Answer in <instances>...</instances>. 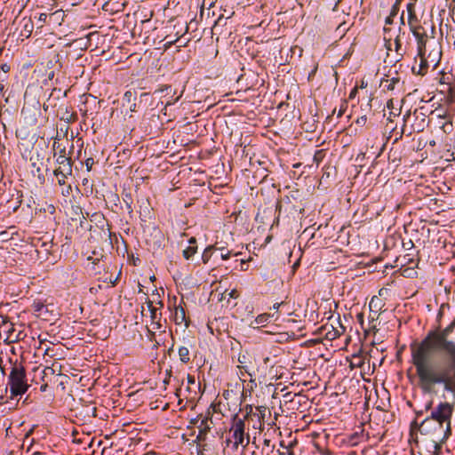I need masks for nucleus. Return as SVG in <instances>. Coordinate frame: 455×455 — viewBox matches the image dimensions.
Returning a JSON list of instances; mask_svg holds the SVG:
<instances>
[{
	"instance_id": "obj_1",
	"label": "nucleus",
	"mask_w": 455,
	"mask_h": 455,
	"mask_svg": "<svg viewBox=\"0 0 455 455\" xmlns=\"http://www.w3.org/2000/svg\"><path fill=\"white\" fill-rule=\"evenodd\" d=\"M449 328L430 331L419 343L411 345V363L425 394H435L437 386L455 398V341Z\"/></svg>"
},
{
	"instance_id": "obj_2",
	"label": "nucleus",
	"mask_w": 455,
	"mask_h": 455,
	"mask_svg": "<svg viewBox=\"0 0 455 455\" xmlns=\"http://www.w3.org/2000/svg\"><path fill=\"white\" fill-rule=\"evenodd\" d=\"M385 45L387 51H392L393 48L395 52V61L402 60L406 53V48L403 47L402 38L405 36V31H402V28L395 24L394 27H387L383 28Z\"/></svg>"
},
{
	"instance_id": "obj_3",
	"label": "nucleus",
	"mask_w": 455,
	"mask_h": 455,
	"mask_svg": "<svg viewBox=\"0 0 455 455\" xmlns=\"http://www.w3.org/2000/svg\"><path fill=\"white\" fill-rule=\"evenodd\" d=\"M11 398L22 395L28 391L27 376L24 367L20 363H15L8 377Z\"/></svg>"
},
{
	"instance_id": "obj_4",
	"label": "nucleus",
	"mask_w": 455,
	"mask_h": 455,
	"mask_svg": "<svg viewBox=\"0 0 455 455\" xmlns=\"http://www.w3.org/2000/svg\"><path fill=\"white\" fill-rule=\"evenodd\" d=\"M432 403L427 405V410L431 409L429 418L445 425L446 431H451V417L454 412V403L442 401L431 408Z\"/></svg>"
},
{
	"instance_id": "obj_5",
	"label": "nucleus",
	"mask_w": 455,
	"mask_h": 455,
	"mask_svg": "<svg viewBox=\"0 0 455 455\" xmlns=\"http://www.w3.org/2000/svg\"><path fill=\"white\" fill-rule=\"evenodd\" d=\"M419 432L422 435H429L435 443L446 440L451 433V431H446L444 424H441L429 417H427L421 422Z\"/></svg>"
},
{
	"instance_id": "obj_6",
	"label": "nucleus",
	"mask_w": 455,
	"mask_h": 455,
	"mask_svg": "<svg viewBox=\"0 0 455 455\" xmlns=\"http://www.w3.org/2000/svg\"><path fill=\"white\" fill-rule=\"evenodd\" d=\"M229 433L232 438L233 449L237 450L241 445L243 449L249 444L250 437L245 434L244 420L235 416L233 419Z\"/></svg>"
},
{
	"instance_id": "obj_7",
	"label": "nucleus",
	"mask_w": 455,
	"mask_h": 455,
	"mask_svg": "<svg viewBox=\"0 0 455 455\" xmlns=\"http://www.w3.org/2000/svg\"><path fill=\"white\" fill-rule=\"evenodd\" d=\"M417 20H411V24H409L410 29L412 32L413 36L417 39L418 42V53L422 54L426 53V43L427 39V36L423 27L417 25Z\"/></svg>"
},
{
	"instance_id": "obj_8",
	"label": "nucleus",
	"mask_w": 455,
	"mask_h": 455,
	"mask_svg": "<svg viewBox=\"0 0 455 455\" xmlns=\"http://www.w3.org/2000/svg\"><path fill=\"white\" fill-rule=\"evenodd\" d=\"M52 148L54 150L53 156L56 158V164H62L63 162L71 160L69 153H67L66 147H61L59 140H54Z\"/></svg>"
},
{
	"instance_id": "obj_9",
	"label": "nucleus",
	"mask_w": 455,
	"mask_h": 455,
	"mask_svg": "<svg viewBox=\"0 0 455 455\" xmlns=\"http://www.w3.org/2000/svg\"><path fill=\"white\" fill-rule=\"evenodd\" d=\"M172 320L176 324L185 323V326H188V323L187 321L186 313L182 307L175 306L173 309V313L172 315Z\"/></svg>"
},
{
	"instance_id": "obj_10",
	"label": "nucleus",
	"mask_w": 455,
	"mask_h": 455,
	"mask_svg": "<svg viewBox=\"0 0 455 455\" xmlns=\"http://www.w3.org/2000/svg\"><path fill=\"white\" fill-rule=\"evenodd\" d=\"M384 306H385V303L379 297L373 296L369 303V308H370L371 314H374L377 315L379 314V312L381 311V309Z\"/></svg>"
},
{
	"instance_id": "obj_11",
	"label": "nucleus",
	"mask_w": 455,
	"mask_h": 455,
	"mask_svg": "<svg viewBox=\"0 0 455 455\" xmlns=\"http://www.w3.org/2000/svg\"><path fill=\"white\" fill-rule=\"evenodd\" d=\"M418 0H410V2L406 5V10L408 13V23L411 24V20H417V15L415 12V4Z\"/></svg>"
},
{
	"instance_id": "obj_12",
	"label": "nucleus",
	"mask_w": 455,
	"mask_h": 455,
	"mask_svg": "<svg viewBox=\"0 0 455 455\" xmlns=\"http://www.w3.org/2000/svg\"><path fill=\"white\" fill-rule=\"evenodd\" d=\"M269 318H270V315L269 314L259 315L254 319V321L251 323V325H253L254 327H257V328L265 326L268 323Z\"/></svg>"
},
{
	"instance_id": "obj_13",
	"label": "nucleus",
	"mask_w": 455,
	"mask_h": 455,
	"mask_svg": "<svg viewBox=\"0 0 455 455\" xmlns=\"http://www.w3.org/2000/svg\"><path fill=\"white\" fill-rule=\"evenodd\" d=\"M180 360L183 363H188L190 362V351L189 348L186 346H181L178 350Z\"/></svg>"
},
{
	"instance_id": "obj_14",
	"label": "nucleus",
	"mask_w": 455,
	"mask_h": 455,
	"mask_svg": "<svg viewBox=\"0 0 455 455\" xmlns=\"http://www.w3.org/2000/svg\"><path fill=\"white\" fill-rule=\"evenodd\" d=\"M32 308H33V311L39 317L44 316V313H46L48 311L46 306L41 301H35L32 305Z\"/></svg>"
},
{
	"instance_id": "obj_15",
	"label": "nucleus",
	"mask_w": 455,
	"mask_h": 455,
	"mask_svg": "<svg viewBox=\"0 0 455 455\" xmlns=\"http://www.w3.org/2000/svg\"><path fill=\"white\" fill-rule=\"evenodd\" d=\"M59 166L53 172H61L66 174H72V160L63 162L62 164H57Z\"/></svg>"
},
{
	"instance_id": "obj_16",
	"label": "nucleus",
	"mask_w": 455,
	"mask_h": 455,
	"mask_svg": "<svg viewBox=\"0 0 455 455\" xmlns=\"http://www.w3.org/2000/svg\"><path fill=\"white\" fill-rule=\"evenodd\" d=\"M413 115L416 116L417 119L419 117V116L421 117L419 123L413 124V130L417 132L423 131L425 126L427 125L426 116L423 113H419V115H418L417 110L414 111Z\"/></svg>"
},
{
	"instance_id": "obj_17",
	"label": "nucleus",
	"mask_w": 455,
	"mask_h": 455,
	"mask_svg": "<svg viewBox=\"0 0 455 455\" xmlns=\"http://www.w3.org/2000/svg\"><path fill=\"white\" fill-rule=\"evenodd\" d=\"M209 430L210 427L208 426L207 419H202L199 426V434L197 435V439H204Z\"/></svg>"
},
{
	"instance_id": "obj_18",
	"label": "nucleus",
	"mask_w": 455,
	"mask_h": 455,
	"mask_svg": "<svg viewBox=\"0 0 455 455\" xmlns=\"http://www.w3.org/2000/svg\"><path fill=\"white\" fill-rule=\"evenodd\" d=\"M363 430L362 429L360 432H355L354 434H352L348 437V443L351 446H355L356 444L361 443L363 441Z\"/></svg>"
},
{
	"instance_id": "obj_19",
	"label": "nucleus",
	"mask_w": 455,
	"mask_h": 455,
	"mask_svg": "<svg viewBox=\"0 0 455 455\" xmlns=\"http://www.w3.org/2000/svg\"><path fill=\"white\" fill-rule=\"evenodd\" d=\"M395 18V17H394L393 15H388L385 20L384 28H386L387 27H394L395 24L399 25L400 27L404 26L403 13L400 17V20L396 22L394 21Z\"/></svg>"
},
{
	"instance_id": "obj_20",
	"label": "nucleus",
	"mask_w": 455,
	"mask_h": 455,
	"mask_svg": "<svg viewBox=\"0 0 455 455\" xmlns=\"http://www.w3.org/2000/svg\"><path fill=\"white\" fill-rule=\"evenodd\" d=\"M147 304H148V309L150 311V316H151V319H152V323H156L157 324V328H159L160 324L157 323V320L159 319V316H158V313H157L156 307L153 306V303L150 300H148Z\"/></svg>"
},
{
	"instance_id": "obj_21",
	"label": "nucleus",
	"mask_w": 455,
	"mask_h": 455,
	"mask_svg": "<svg viewBox=\"0 0 455 455\" xmlns=\"http://www.w3.org/2000/svg\"><path fill=\"white\" fill-rule=\"evenodd\" d=\"M425 55H426V53L419 54V58H420V63H419V70L417 71V73L419 75H424L429 67L428 61L425 58Z\"/></svg>"
},
{
	"instance_id": "obj_22",
	"label": "nucleus",
	"mask_w": 455,
	"mask_h": 455,
	"mask_svg": "<svg viewBox=\"0 0 455 455\" xmlns=\"http://www.w3.org/2000/svg\"><path fill=\"white\" fill-rule=\"evenodd\" d=\"M24 22V32H21V36L28 37L33 30V22L30 20H23Z\"/></svg>"
},
{
	"instance_id": "obj_23",
	"label": "nucleus",
	"mask_w": 455,
	"mask_h": 455,
	"mask_svg": "<svg viewBox=\"0 0 455 455\" xmlns=\"http://www.w3.org/2000/svg\"><path fill=\"white\" fill-rule=\"evenodd\" d=\"M53 175L56 177L58 184L60 186H63L65 185L68 177L71 176L72 174H66L65 172H53Z\"/></svg>"
},
{
	"instance_id": "obj_24",
	"label": "nucleus",
	"mask_w": 455,
	"mask_h": 455,
	"mask_svg": "<svg viewBox=\"0 0 455 455\" xmlns=\"http://www.w3.org/2000/svg\"><path fill=\"white\" fill-rule=\"evenodd\" d=\"M400 79L398 77H392L391 79H387L384 84V87L388 91H393L395 88V85L399 83Z\"/></svg>"
},
{
	"instance_id": "obj_25",
	"label": "nucleus",
	"mask_w": 455,
	"mask_h": 455,
	"mask_svg": "<svg viewBox=\"0 0 455 455\" xmlns=\"http://www.w3.org/2000/svg\"><path fill=\"white\" fill-rule=\"evenodd\" d=\"M196 252V247L190 245L183 251V256L186 259H189Z\"/></svg>"
},
{
	"instance_id": "obj_26",
	"label": "nucleus",
	"mask_w": 455,
	"mask_h": 455,
	"mask_svg": "<svg viewBox=\"0 0 455 455\" xmlns=\"http://www.w3.org/2000/svg\"><path fill=\"white\" fill-rule=\"evenodd\" d=\"M220 251V258L222 259H228L230 257L231 251L223 247L218 249Z\"/></svg>"
},
{
	"instance_id": "obj_27",
	"label": "nucleus",
	"mask_w": 455,
	"mask_h": 455,
	"mask_svg": "<svg viewBox=\"0 0 455 455\" xmlns=\"http://www.w3.org/2000/svg\"><path fill=\"white\" fill-rule=\"evenodd\" d=\"M347 101H343L340 104L339 109L337 112V117L338 118L341 117L343 116V114L345 113V111L347 110Z\"/></svg>"
},
{
	"instance_id": "obj_28",
	"label": "nucleus",
	"mask_w": 455,
	"mask_h": 455,
	"mask_svg": "<svg viewBox=\"0 0 455 455\" xmlns=\"http://www.w3.org/2000/svg\"><path fill=\"white\" fill-rule=\"evenodd\" d=\"M190 385H194V386H196L199 387V386L196 385V383L195 378L191 375H188V386L186 388H187V391H188L189 393L191 392Z\"/></svg>"
},
{
	"instance_id": "obj_29",
	"label": "nucleus",
	"mask_w": 455,
	"mask_h": 455,
	"mask_svg": "<svg viewBox=\"0 0 455 455\" xmlns=\"http://www.w3.org/2000/svg\"><path fill=\"white\" fill-rule=\"evenodd\" d=\"M157 92H166V94H171L172 92V89L171 85H164L162 88L155 92V93Z\"/></svg>"
},
{
	"instance_id": "obj_30",
	"label": "nucleus",
	"mask_w": 455,
	"mask_h": 455,
	"mask_svg": "<svg viewBox=\"0 0 455 455\" xmlns=\"http://www.w3.org/2000/svg\"><path fill=\"white\" fill-rule=\"evenodd\" d=\"M212 250V247H208L204 250V253H203V260L204 263L208 262L210 257H211V251Z\"/></svg>"
},
{
	"instance_id": "obj_31",
	"label": "nucleus",
	"mask_w": 455,
	"mask_h": 455,
	"mask_svg": "<svg viewBox=\"0 0 455 455\" xmlns=\"http://www.w3.org/2000/svg\"><path fill=\"white\" fill-rule=\"evenodd\" d=\"M36 172H37V180L39 181L40 184H44L45 182V178H44V175L41 172V169L39 167L36 168Z\"/></svg>"
},
{
	"instance_id": "obj_32",
	"label": "nucleus",
	"mask_w": 455,
	"mask_h": 455,
	"mask_svg": "<svg viewBox=\"0 0 455 455\" xmlns=\"http://www.w3.org/2000/svg\"><path fill=\"white\" fill-rule=\"evenodd\" d=\"M85 166H86V169L88 172H90L92 168V165L94 164V160L92 157H88L86 160H85Z\"/></svg>"
},
{
	"instance_id": "obj_33",
	"label": "nucleus",
	"mask_w": 455,
	"mask_h": 455,
	"mask_svg": "<svg viewBox=\"0 0 455 455\" xmlns=\"http://www.w3.org/2000/svg\"><path fill=\"white\" fill-rule=\"evenodd\" d=\"M180 96H178L176 98H173V95L171 96V98L166 100L165 107H168V106H171V105L174 104L175 102H177L180 100Z\"/></svg>"
},
{
	"instance_id": "obj_34",
	"label": "nucleus",
	"mask_w": 455,
	"mask_h": 455,
	"mask_svg": "<svg viewBox=\"0 0 455 455\" xmlns=\"http://www.w3.org/2000/svg\"><path fill=\"white\" fill-rule=\"evenodd\" d=\"M53 352H54L53 347H47L46 348H44V355H48L51 358H52L53 356H55V354Z\"/></svg>"
},
{
	"instance_id": "obj_35",
	"label": "nucleus",
	"mask_w": 455,
	"mask_h": 455,
	"mask_svg": "<svg viewBox=\"0 0 455 455\" xmlns=\"http://www.w3.org/2000/svg\"><path fill=\"white\" fill-rule=\"evenodd\" d=\"M43 372H44V376H47V375H49V374H51V375H52V374H54V372H55V369H54L53 367H45V368L44 369V371H43Z\"/></svg>"
},
{
	"instance_id": "obj_36",
	"label": "nucleus",
	"mask_w": 455,
	"mask_h": 455,
	"mask_svg": "<svg viewBox=\"0 0 455 455\" xmlns=\"http://www.w3.org/2000/svg\"><path fill=\"white\" fill-rule=\"evenodd\" d=\"M397 12H398V7H397V4H395L391 9V12H390V14L389 15H393L394 17H396L397 15Z\"/></svg>"
},
{
	"instance_id": "obj_37",
	"label": "nucleus",
	"mask_w": 455,
	"mask_h": 455,
	"mask_svg": "<svg viewBox=\"0 0 455 455\" xmlns=\"http://www.w3.org/2000/svg\"><path fill=\"white\" fill-rule=\"evenodd\" d=\"M48 15L46 13H40L38 16V21L40 22H45L47 20Z\"/></svg>"
},
{
	"instance_id": "obj_38",
	"label": "nucleus",
	"mask_w": 455,
	"mask_h": 455,
	"mask_svg": "<svg viewBox=\"0 0 455 455\" xmlns=\"http://www.w3.org/2000/svg\"><path fill=\"white\" fill-rule=\"evenodd\" d=\"M340 335V332L339 331H335L333 334H331L330 332L327 334V336L333 339H336L337 337H339Z\"/></svg>"
},
{
	"instance_id": "obj_39",
	"label": "nucleus",
	"mask_w": 455,
	"mask_h": 455,
	"mask_svg": "<svg viewBox=\"0 0 455 455\" xmlns=\"http://www.w3.org/2000/svg\"><path fill=\"white\" fill-rule=\"evenodd\" d=\"M0 68L4 72L8 73L10 71V66L7 64H3Z\"/></svg>"
},
{
	"instance_id": "obj_40",
	"label": "nucleus",
	"mask_w": 455,
	"mask_h": 455,
	"mask_svg": "<svg viewBox=\"0 0 455 455\" xmlns=\"http://www.w3.org/2000/svg\"><path fill=\"white\" fill-rule=\"evenodd\" d=\"M176 42V40H169L167 41L165 44H164V48L165 49H168L170 48L174 43Z\"/></svg>"
},
{
	"instance_id": "obj_41",
	"label": "nucleus",
	"mask_w": 455,
	"mask_h": 455,
	"mask_svg": "<svg viewBox=\"0 0 455 455\" xmlns=\"http://www.w3.org/2000/svg\"><path fill=\"white\" fill-rule=\"evenodd\" d=\"M5 80H6L5 78H2V79L0 78V92H3L4 89V86H5L4 82H5Z\"/></svg>"
},
{
	"instance_id": "obj_42",
	"label": "nucleus",
	"mask_w": 455,
	"mask_h": 455,
	"mask_svg": "<svg viewBox=\"0 0 455 455\" xmlns=\"http://www.w3.org/2000/svg\"><path fill=\"white\" fill-rule=\"evenodd\" d=\"M238 296V292L236 290H232L230 292H229V297L230 298H236Z\"/></svg>"
},
{
	"instance_id": "obj_43",
	"label": "nucleus",
	"mask_w": 455,
	"mask_h": 455,
	"mask_svg": "<svg viewBox=\"0 0 455 455\" xmlns=\"http://www.w3.org/2000/svg\"><path fill=\"white\" fill-rule=\"evenodd\" d=\"M366 122V116H362L361 119L357 120L358 124H364Z\"/></svg>"
},
{
	"instance_id": "obj_44",
	"label": "nucleus",
	"mask_w": 455,
	"mask_h": 455,
	"mask_svg": "<svg viewBox=\"0 0 455 455\" xmlns=\"http://www.w3.org/2000/svg\"><path fill=\"white\" fill-rule=\"evenodd\" d=\"M356 92H357V89H356V88H354V89L352 90V92H350L349 97H350V98H353V97L355 95Z\"/></svg>"
},
{
	"instance_id": "obj_45",
	"label": "nucleus",
	"mask_w": 455,
	"mask_h": 455,
	"mask_svg": "<svg viewBox=\"0 0 455 455\" xmlns=\"http://www.w3.org/2000/svg\"><path fill=\"white\" fill-rule=\"evenodd\" d=\"M282 304H283V302L274 304V306H273L274 309L278 310Z\"/></svg>"
},
{
	"instance_id": "obj_46",
	"label": "nucleus",
	"mask_w": 455,
	"mask_h": 455,
	"mask_svg": "<svg viewBox=\"0 0 455 455\" xmlns=\"http://www.w3.org/2000/svg\"><path fill=\"white\" fill-rule=\"evenodd\" d=\"M132 93L131 92H126L124 93V97L127 98L128 100H130V97H132Z\"/></svg>"
},
{
	"instance_id": "obj_47",
	"label": "nucleus",
	"mask_w": 455,
	"mask_h": 455,
	"mask_svg": "<svg viewBox=\"0 0 455 455\" xmlns=\"http://www.w3.org/2000/svg\"><path fill=\"white\" fill-rule=\"evenodd\" d=\"M263 444H264L265 446H269V444H270V440H269V439H264V441H263Z\"/></svg>"
},
{
	"instance_id": "obj_48",
	"label": "nucleus",
	"mask_w": 455,
	"mask_h": 455,
	"mask_svg": "<svg viewBox=\"0 0 455 455\" xmlns=\"http://www.w3.org/2000/svg\"><path fill=\"white\" fill-rule=\"evenodd\" d=\"M189 243H190L191 245L195 244V243H196V238H195V237H191V238L189 239Z\"/></svg>"
},
{
	"instance_id": "obj_49",
	"label": "nucleus",
	"mask_w": 455,
	"mask_h": 455,
	"mask_svg": "<svg viewBox=\"0 0 455 455\" xmlns=\"http://www.w3.org/2000/svg\"><path fill=\"white\" fill-rule=\"evenodd\" d=\"M4 392H7V387L4 388ZM4 390H0V399H3Z\"/></svg>"
},
{
	"instance_id": "obj_50",
	"label": "nucleus",
	"mask_w": 455,
	"mask_h": 455,
	"mask_svg": "<svg viewBox=\"0 0 455 455\" xmlns=\"http://www.w3.org/2000/svg\"><path fill=\"white\" fill-rule=\"evenodd\" d=\"M268 361H269V357H266V358H264V363H265L266 364L268 363Z\"/></svg>"
},
{
	"instance_id": "obj_51",
	"label": "nucleus",
	"mask_w": 455,
	"mask_h": 455,
	"mask_svg": "<svg viewBox=\"0 0 455 455\" xmlns=\"http://www.w3.org/2000/svg\"><path fill=\"white\" fill-rule=\"evenodd\" d=\"M180 393H181V388H180V389L177 391V396H180Z\"/></svg>"
},
{
	"instance_id": "obj_52",
	"label": "nucleus",
	"mask_w": 455,
	"mask_h": 455,
	"mask_svg": "<svg viewBox=\"0 0 455 455\" xmlns=\"http://www.w3.org/2000/svg\"><path fill=\"white\" fill-rule=\"evenodd\" d=\"M379 296H381L382 294H384L383 289L379 290Z\"/></svg>"
},
{
	"instance_id": "obj_53",
	"label": "nucleus",
	"mask_w": 455,
	"mask_h": 455,
	"mask_svg": "<svg viewBox=\"0 0 455 455\" xmlns=\"http://www.w3.org/2000/svg\"><path fill=\"white\" fill-rule=\"evenodd\" d=\"M379 296H381L382 294H384L383 289L379 290Z\"/></svg>"
},
{
	"instance_id": "obj_54",
	"label": "nucleus",
	"mask_w": 455,
	"mask_h": 455,
	"mask_svg": "<svg viewBox=\"0 0 455 455\" xmlns=\"http://www.w3.org/2000/svg\"><path fill=\"white\" fill-rule=\"evenodd\" d=\"M390 104H392V100H388L387 103V106L389 108Z\"/></svg>"
},
{
	"instance_id": "obj_55",
	"label": "nucleus",
	"mask_w": 455,
	"mask_h": 455,
	"mask_svg": "<svg viewBox=\"0 0 455 455\" xmlns=\"http://www.w3.org/2000/svg\"><path fill=\"white\" fill-rule=\"evenodd\" d=\"M80 156H81V149H80V150H78V153H77V158H79V157H80Z\"/></svg>"
},
{
	"instance_id": "obj_56",
	"label": "nucleus",
	"mask_w": 455,
	"mask_h": 455,
	"mask_svg": "<svg viewBox=\"0 0 455 455\" xmlns=\"http://www.w3.org/2000/svg\"><path fill=\"white\" fill-rule=\"evenodd\" d=\"M46 386H47L46 384H45V385H44V386H42V387H41V390H44V389H45V387H46Z\"/></svg>"
},
{
	"instance_id": "obj_57",
	"label": "nucleus",
	"mask_w": 455,
	"mask_h": 455,
	"mask_svg": "<svg viewBox=\"0 0 455 455\" xmlns=\"http://www.w3.org/2000/svg\"><path fill=\"white\" fill-rule=\"evenodd\" d=\"M412 70H413V72H416V68H415V66H413V67H412Z\"/></svg>"
}]
</instances>
